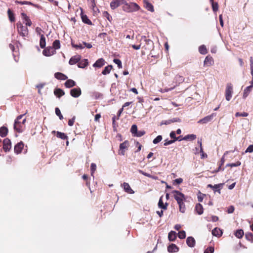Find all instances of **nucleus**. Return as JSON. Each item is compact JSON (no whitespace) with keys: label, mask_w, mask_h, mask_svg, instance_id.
<instances>
[{"label":"nucleus","mask_w":253,"mask_h":253,"mask_svg":"<svg viewBox=\"0 0 253 253\" xmlns=\"http://www.w3.org/2000/svg\"><path fill=\"white\" fill-rule=\"evenodd\" d=\"M171 193L173 195L174 199L177 202L180 212L184 213L186 211V206L184 203L186 200L185 196L184 194L178 190H173Z\"/></svg>","instance_id":"1"},{"label":"nucleus","mask_w":253,"mask_h":253,"mask_svg":"<svg viewBox=\"0 0 253 253\" xmlns=\"http://www.w3.org/2000/svg\"><path fill=\"white\" fill-rule=\"evenodd\" d=\"M25 114L20 115L18 116L15 120L14 124V130L18 132H22L25 127V123L26 122V119L24 118L22 121L20 120L23 117Z\"/></svg>","instance_id":"2"},{"label":"nucleus","mask_w":253,"mask_h":253,"mask_svg":"<svg viewBox=\"0 0 253 253\" xmlns=\"http://www.w3.org/2000/svg\"><path fill=\"white\" fill-rule=\"evenodd\" d=\"M141 40H143L145 43L141 45L143 49L142 50V54H145V53L151 50L154 47V43L150 39H147L146 37L143 36L141 37Z\"/></svg>","instance_id":"3"},{"label":"nucleus","mask_w":253,"mask_h":253,"mask_svg":"<svg viewBox=\"0 0 253 253\" xmlns=\"http://www.w3.org/2000/svg\"><path fill=\"white\" fill-rule=\"evenodd\" d=\"M123 10L126 12H133L138 11L140 9L139 6L136 3L130 2L127 3L125 0V2L122 6Z\"/></svg>","instance_id":"4"},{"label":"nucleus","mask_w":253,"mask_h":253,"mask_svg":"<svg viewBox=\"0 0 253 253\" xmlns=\"http://www.w3.org/2000/svg\"><path fill=\"white\" fill-rule=\"evenodd\" d=\"M16 28L18 34L21 36L25 38L28 36L29 30L27 26H23L21 22L19 21L16 23Z\"/></svg>","instance_id":"5"},{"label":"nucleus","mask_w":253,"mask_h":253,"mask_svg":"<svg viewBox=\"0 0 253 253\" xmlns=\"http://www.w3.org/2000/svg\"><path fill=\"white\" fill-rule=\"evenodd\" d=\"M233 93V87L231 83H228L226 86L225 96L227 101H230Z\"/></svg>","instance_id":"6"},{"label":"nucleus","mask_w":253,"mask_h":253,"mask_svg":"<svg viewBox=\"0 0 253 253\" xmlns=\"http://www.w3.org/2000/svg\"><path fill=\"white\" fill-rule=\"evenodd\" d=\"M129 147V142L127 140L125 141L120 145L119 154L124 156L125 154V152L128 149Z\"/></svg>","instance_id":"7"},{"label":"nucleus","mask_w":253,"mask_h":253,"mask_svg":"<svg viewBox=\"0 0 253 253\" xmlns=\"http://www.w3.org/2000/svg\"><path fill=\"white\" fill-rule=\"evenodd\" d=\"M11 148V142L9 139L6 138L3 140V149L4 152H7L10 150Z\"/></svg>","instance_id":"8"},{"label":"nucleus","mask_w":253,"mask_h":253,"mask_svg":"<svg viewBox=\"0 0 253 253\" xmlns=\"http://www.w3.org/2000/svg\"><path fill=\"white\" fill-rule=\"evenodd\" d=\"M125 0H113L110 3V7L112 9H115L121 5H124Z\"/></svg>","instance_id":"9"},{"label":"nucleus","mask_w":253,"mask_h":253,"mask_svg":"<svg viewBox=\"0 0 253 253\" xmlns=\"http://www.w3.org/2000/svg\"><path fill=\"white\" fill-rule=\"evenodd\" d=\"M42 53L44 56H50L55 54L56 50L52 46H48L43 50Z\"/></svg>","instance_id":"10"},{"label":"nucleus","mask_w":253,"mask_h":253,"mask_svg":"<svg viewBox=\"0 0 253 253\" xmlns=\"http://www.w3.org/2000/svg\"><path fill=\"white\" fill-rule=\"evenodd\" d=\"M24 146V144L22 141H20L17 143L14 148V153L16 154H19L22 152Z\"/></svg>","instance_id":"11"},{"label":"nucleus","mask_w":253,"mask_h":253,"mask_svg":"<svg viewBox=\"0 0 253 253\" xmlns=\"http://www.w3.org/2000/svg\"><path fill=\"white\" fill-rule=\"evenodd\" d=\"M70 93L72 97L77 98L81 95L82 91L80 87L74 88L70 90Z\"/></svg>","instance_id":"12"},{"label":"nucleus","mask_w":253,"mask_h":253,"mask_svg":"<svg viewBox=\"0 0 253 253\" xmlns=\"http://www.w3.org/2000/svg\"><path fill=\"white\" fill-rule=\"evenodd\" d=\"M21 17L24 20V22L25 23L26 26H31L32 24V22L30 18L27 15V14L24 12L21 13Z\"/></svg>","instance_id":"13"},{"label":"nucleus","mask_w":253,"mask_h":253,"mask_svg":"<svg viewBox=\"0 0 253 253\" xmlns=\"http://www.w3.org/2000/svg\"><path fill=\"white\" fill-rule=\"evenodd\" d=\"M81 59V56L80 55H76L72 56L69 60V63L70 65H74L78 63Z\"/></svg>","instance_id":"14"},{"label":"nucleus","mask_w":253,"mask_h":253,"mask_svg":"<svg viewBox=\"0 0 253 253\" xmlns=\"http://www.w3.org/2000/svg\"><path fill=\"white\" fill-rule=\"evenodd\" d=\"M122 187H123L125 192L129 194H133L134 191L131 188L129 184L126 182H124L123 184H122Z\"/></svg>","instance_id":"15"},{"label":"nucleus","mask_w":253,"mask_h":253,"mask_svg":"<svg viewBox=\"0 0 253 253\" xmlns=\"http://www.w3.org/2000/svg\"><path fill=\"white\" fill-rule=\"evenodd\" d=\"M214 114L211 115L207 116L204 118L200 120L198 123L199 124H206L209 122H210L212 119L213 117Z\"/></svg>","instance_id":"16"},{"label":"nucleus","mask_w":253,"mask_h":253,"mask_svg":"<svg viewBox=\"0 0 253 253\" xmlns=\"http://www.w3.org/2000/svg\"><path fill=\"white\" fill-rule=\"evenodd\" d=\"M179 251V248L174 244H171L168 247V251L170 253H176Z\"/></svg>","instance_id":"17"},{"label":"nucleus","mask_w":253,"mask_h":253,"mask_svg":"<svg viewBox=\"0 0 253 253\" xmlns=\"http://www.w3.org/2000/svg\"><path fill=\"white\" fill-rule=\"evenodd\" d=\"M105 61L104 59L100 58L98 59L93 65L94 67L101 68L104 65Z\"/></svg>","instance_id":"18"},{"label":"nucleus","mask_w":253,"mask_h":253,"mask_svg":"<svg viewBox=\"0 0 253 253\" xmlns=\"http://www.w3.org/2000/svg\"><path fill=\"white\" fill-rule=\"evenodd\" d=\"M204 66H210L213 63V59L212 57L207 56L204 60Z\"/></svg>","instance_id":"19"},{"label":"nucleus","mask_w":253,"mask_h":253,"mask_svg":"<svg viewBox=\"0 0 253 253\" xmlns=\"http://www.w3.org/2000/svg\"><path fill=\"white\" fill-rule=\"evenodd\" d=\"M144 7L149 11L153 12L154 11L153 5L148 0H143Z\"/></svg>","instance_id":"20"},{"label":"nucleus","mask_w":253,"mask_h":253,"mask_svg":"<svg viewBox=\"0 0 253 253\" xmlns=\"http://www.w3.org/2000/svg\"><path fill=\"white\" fill-rule=\"evenodd\" d=\"M54 77L57 80H66L68 79V77L64 74L60 72H56L54 74Z\"/></svg>","instance_id":"21"},{"label":"nucleus","mask_w":253,"mask_h":253,"mask_svg":"<svg viewBox=\"0 0 253 253\" xmlns=\"http://www.w3.org/2000/svg\"><path fill=\"white\" fill-rule=\"evenodd\" d=\"M56 133V136L63 140L68 139V136L64 133L60 131L56 132L55 130L52 131V133Z\"/></svg>","instance_id":"22"},{"label":"nucleus","mask_w":253,"mask_h":253,"mask_svg":"<svg viewBox=\"0 0 253 253\" xmlns=\"http://www.w3.org/2000/svg\"><path fill=\"white\" fill-rule=\"evenodd\" d=\"M211 233L213 236L219 237L222 236V231L219 228L215 227L212 230Z\"/></svg>","instance_id":"23"},{"label":"nucleus","mask_w":253,"mask_h":253,"mask_svg":"<svg viewBox=\"0 0 253 253\" xmlns=\"http://www.w3.org/2000/svg\"><path fill=\"white\" fill-rule=\"evenodd\" d=\"M186 244L189 247H194L195 245L194 238L192 237H188L186 239Z\"/></svg>","instance_id":"24"},{"label":"nucleus","mask_w":253,"mask_h":253,"mask_svg":"<svg viewBox=\"0 0 253 253\" xmlns=\"http://www.w3.org/2000/svg\"><path fill=\"white\" fill-rule=\"evenodd\" d=\"M76 84V82L71 79L67 80L64 84L65 86L67 88L72 87L75 86Z\"/></svg>","instance_id":"25"},{"label":"nucleus","mask_w":253,"mask_h":253,"mask_svg":"<svg viewBox=\"0 0 253 253\" xmlns=\"http://www.w3.org/2000/svg\"><path fill=\"white\" fill-rule=\"evenodd\" d=\"M88 64V60L86 59H84L78 62V66L79 68H84L86 67Z\"/></svg>","instance_id":"26"},{"label":"nucleus","mask_w":253,"mask_h":253,"mask_svg":"<svg viewBox=\"0 0 253 253\" xmlns=\"http://www.w3.org/2000/svg\"><path fill=\"white\" fill-rule=\"evenodd\" d=\"M8 130L6 127L3 126L0 127V136L1 137L6 136L8 133Z\"/></svg>","instance_id":"27"},{"label":"nucleus","mask_w":253,"mask_h":253,"mask_svg":"<svg viewBox=\"0 0 253 253\" xmlns=\"http://www.w3.org/2000/svg\"><path fill=\"white\" fill-rule=\"evenodd\" d=\"M162 198H163V196L161 197L159 199V201L158 202V206L159 208L166 210L168 208V204L167 203H166L164 204L163 203V201L162 200Z\"/></svg>","instance_id":"28"},{"label":"nucleus","mask_w":253,"mask_h":253,"mask_svg":"<svg viewBox=\"0 0 253 253\" xmlns=\"http://www.w3.org/2000/svg\"><path fill=\"white\" fill-rule=\"evenodd\" d=\"M195 211L198 214H202L204 211V209L202 205L200 203L197 204L195 206Z\"/></svg>","instance_id":"29"},{"label":"nucleus","mask_w":253,"mask_h":253,"mask_svg":"<svg viewBox=\"0 0 253 253\" xmlns=\"http://www.w3.org/2000/svg\"><path fill=\"white\" fill-rule=\"evenodd\" d=\"M252 90V86H249L246 87V88L244 90L243 97L245 99L249 95L250 93Z\"/></svg>","instance_id":"30"},{"label":"nucleus","mask_w":253,"mask_h":253,"mask_svg":"<svg viewBox=\"0 0 253 253\" xmlns=\"http://www.w3.org/2000/svg\"><path fill=\"white\" fill-rule=\"evenodd\" d=\"M54 94L57 97L60 98V97H61L62 96H63L65 94V92L62 89H61L60 88H56L54 90Z\"/></svg>","instance_id":"31"},{"label":"nucleus","mask_w":253,"mask_h":253,"mask_svg":"<svg viewBox=\"0 0 253 253\" xmlns=\"http://www.w3.org/2000/svg\"><path fill=\"white\" fill-rule=\"evenodd\" d=\"M168 238L170 241H174L176 238V235L175 232L171 231L169 233Z\"/></svg>","instance_id":"32"},{"label":"nucleus","mask_w":253,"mask_h":253,"mask_svg":"<svg viewBox=\"0 0 253 253\" xmlns=\"http://www.w3.org/2000/svg\"><path fill=\"white\" fill-rule=\"evenodd\" d=\"M81 18L84 23L87 24L88 25H92V22L88 18L86 15L82 14Z\"/></svg>","instance_id":"33"},{"label":"nucleus","mask_w":253,"mask_h":253,"mask_svg":"<svg viewBox=\"0 0 253 253\" xmlns=\"http://www.w3.org/2000/svg\"><path fill=\"white\" fill-rule=\"evenodd\" d=\"M45 44H46L45 38L43 35H41L40 41V47L42 48H43L45 47Z\"/></svg>","instance_id":"34"},{"label":"nucleus","mask_w":253,"mask_h":253,"mask_svg":"<svg viewBox=\"0 0 253 253\" xmlns=\"http://www.w3.org/2000/svg\"><path fill=\"white\" fill-rule=\"evenodd\" d=\"M196 138V135L195 134H188L183 137V139H184V140H189V141L194 140Z\"/></svg>","instance_id":"35"},{"label":"nucleus","mask_w":253,"mask_h":253,"mask_svg":"<svg viewBox=\"0 0 253 253\" xmlns=\"http://www.w3.org/2000/svg\"><path fill=\"white\" fill-rule=\"evenodd\" d=\"M113 66L111 65L105 67L104 70L102 71V74L104 75L109 74Z\"/></svg>","instance_id":"36"},{"label":"nucleus","mask_w":253,"mask_h":253,"mask_svg":"<svg viewBox=\"0 0 253 253\" xmlns=\"http://www.w3.org/2000/svg\"><path fill=\"white\" fill-rule=\"evenodd\" d=\"M199 52L203 55L206 54L208 53V50L205 45H202L199 47Z\"/></svg>","instance_id":"37"},{"label":"nucleus","mask_w":253,"mask_h":253,"mask_svg":"<svg viewBox=\"0 0 253 253\" xmlns=\"http://www.w3.org/2000/svg\"><path fill=\"white\" fill-rule=\"evenodd\" d=\"M7 14L8 16V18L9 20L11 22H14L15 21V16L14 13L12 12V11L11 10V9H8L7 10Z\"/></svg>","instance_id":"38"},{"label":"nucleus","mask_w":253,"mask_h":253,"mask_svg":"<svg viewBox=\"0 0 253 253\" xmlns=\"http://www.w3.org/2000/svg\"><path fill=\"white\" fill-rule=\"evenodd\" d=\"M234 235L237 238L240 239L244 235V231L242 229H238L235 231Z\"/></svg>","instance_id":"39"},{"label":"nucleus","mask_w":253,"mask_h":253,"mask_svg":"<svg viewBox=\"0 0 253 253\" xmlns=\"http://www.w3.org/2000/svg\"><path fill=\"white\" fill-rule=\"evenodd\" d=\"M53 49L55 50L56 49H58L60 48V41L58 40H56L53 42V45L52 46Z\"/></svg>","instance_id":"40"},{"label":"nucleus","mask_w":253,"mask_h":253,"mask_svg":"<svg viewBox=\"0 0 253 253\" xmlns=\"http://www.w3.org/2000/svg\"><path fill=\"white\" fill-rule=\"evenodd\" d=\"M210 2L211 4L213 11L216 12L218 10V3L216 2H214L213 0H212V1H210Z\"/></svg>","instance_id":"41"},{"label":"nucleus","mask_w":253,"mask_h":253,"mask_svg":"<svg viewBox=\"0 0 253 253\" xmlns=\"http://www.w3.org/2000/svg\"><path fill=\"white\" fill-rule=\"evenodd\" d=\"M138 171L139 173L147 176V177H148L149 178H151L152 179H157V177L156 176H153L152 175H151L150 174H149L148 173H146L145 172H144L143 170H141V169H138Z\"/></svg>","instance_id":"42"},{"label":"nucleus","mask_w":253,"mask_h":253,"mask_svg":"<svg viewBox=\"0 0 253 253\" xmlns=\"http://www.w3.org/2000/svg\"><path fill=\"white\" fill-rule=\"evenodd\" d=\"M222 186V184H215L213 186L212 190L214 192H218L219 194L220 193V188Z\"/></svg>","instance_id":"43"},{"label":"nucleus","mask_w":253,"mask_h":253,"mask_svg":"<svg viewBox=\"0 0 253 253\" xmlns=\"http://www.w3.org/2000/svg\"><path fill=\"white\" fill-rule=\"evenodd\" d=\"M104 17L106 18L109 21L111 22L112 17L107 11H104L102 13Z\"/></svg>","instance_id":"44"},{"label":"nucleus","mask_w":253,"mask_h":253,"mask_svg":"<svg viewBox=\"0 0 253 253\" xmlns=\"http://www.w3.org/2000/svg\"><path fill=\"white\" fill-rule=\"evenodd\" d=\"M15 3H17V4H21V5H23V4H27V5H33V4L30 2V1H19V0H16L15 1Z\"/></svg>","instance_id":"45"},{"label":"nucleus","mask_w":253,"mask_h":253,"mask_svg":"<svg viewBox=\"0 0 253 253\" xmlns=\"http://www.w3.org/2000/svg\"><path fill=\"white\" fill-rule=\"evenodd\" d=\"M224 158H222L221 159V161H220V163L219 164V167H218L217 169L215 170V172H217L220 170L223 171L224 170V169H221V166L224 164Z\"/></svg>","instance_id":"46"},{"label":"nucleus","mask_w":253,"mask_h":253,"mask_svg":"<svg viewBox=\"0 0 253 253\" xmlns=\"http://www.w3.org/2000/svg\"><path fill=\"white\" fill-rule=\"evenodd\" d=\"M130 131L134 136L135 135L137 132V127L136 125H133L131 126Z\"/></svg>","instance_id":"47"},{"label":"nucleus","mask_w":253,"mask_h":253,"mask_svg":"<svg viewBox=\"0 0 253 253\" xmlns=\"http://www.w3.org/2000/svg\"><path fill=\"white\" fill-rule=\"evenodd\" d=\"M84 180L86 181V185L89 187L90 186V181L88 179V176L87 174H84L82 176Z\"/></svg>","instance_id":"48"},{"label":"nucleus","mask_w":253,"mask_h":253,"mask_svg":"<svg viewBox=\"0 0 253 253\" xmlns=\"http://www.w3.org/2000/svg\"><path fill=\"white\" fill-rule=\"evenodd\" d=\"M198 143L199 144L200 146V153H202V158L207 157V155L206 154H204V151L202 148V142L201 141H198Z\"/></svg>","instance_id":"49"},{"label":"nucleus","mask_w":253,"mask_h":253,"mask_svg":"<svg viewBox=\"0 0 253 253\" xmlns=\"http://www.w3.org/2000/svg\"><path fill=\"white\" fill-rule=\"evenodd\" d=\"M178 237L180 239H184L186 237V233L184 231L182 230L178 232Z\"/></svg>","instance_id":"50"},{"label":"nucleus","mask_w":253,"mask_h":253,"mask_svg":"<svg viewBox=\"0 0 253 253\" xmlns=\"http://www.w3.org/2000/svg\"><path fill=\"white\" fill-rule=\"evenodd\" d=\"M55 111L56 115L59 117V118L60 120H62L63 119V117L62 115L61 114L60 109L57 107L55 108Z\"/></svg>","instance_id":"51"},{"label":"nucleus","mask_w":253,"mask_h":253,"mask_svg":"<svg viewBox=\"0 0 253 253\" xmlns=\"http://www.w3.org/2000/svg\"><path fill=\"white\" fill-rule=\"evenodd\" d=\"M169 136L171 138L173 139L172 140H174V142L176 141V139H180L179 137H177L175 135V132L173 131H172L170 134Z\"/></svg>","instance_id":"52"},{"label":"nucleus","mask_w":253,"mask_h":253,"mask_svg":"<svg viewBox=\"0 0 253 253\" xmlns=\"http://www.w3.org/2000/svg\"><path fill=\"white\" fill-rule=\"evenodd\" d=\"M162 136L161 135L157 136L153 141L154 144H157L162 140Z\"/></svg>","instance_id":"53"},{"label":"nucleus","mask_w":253,"mask_h":253,"mask_svg":"<svg viewBox=\"0 0 253 253\" xmlns=\"http://www.w3.org/2000/svg\"><path fill=\"white\" fill-rule=\"evenodd\" d=\"M114 62L118 65L119 69L122 68V64L121 61L119 59H114L113 60Z\"/></svg>","instance_id":"54"},{"label":"nucleus","mask_w":253,"mask_h":253,"mask_svg":"<svg viewBox=\"0 0 253 253\" xmlns=\"http://www.w3.org/2000/svg\"><path fill=\"white\" fill-rule=\"evenodd\" d=\"M249 115V114L246 112H243V113H240V112H237L235 114V116L236 117H247Z\"/></svg>","instance_id":"55"},{"label":"nucleus","mask_w":253,"mask_h":253,"mask_svg":"<svg viewBox=\"0 0 253 253\" xmlns=\"http://www.w3.org/2000/svg\"><path fill=\"white\" fill-rule=\"evenodd\" d=\"M214 249L213 247H209L207 248L204 253H213Z\"/></svg>","instance_id":"56"},{"label":"nucleus","mask_w":253,"mask_h":253,"mask_svg":"<svg viewBox=\"0 0 253 253\" xmlns=\"http://www.w3.org/2000/svg\"><path fill=\"white\" fill-rule=\"evenodd\" d=\"M91 174L93 175V173L96 169V165L94 163H91L90 166Z\"/></svg>","instance_id":"57"},{"label":"nucleus","mask_w":253,"mask_h":253,"mask_svg":"<svg viewBox=\"0 0 253 253\" xmlns=\"http://www.w3.org/2000/svg\"><path fill=\"white\" fill-rule=\"evenodd\" d=\"M246 239L251 241H253V234L252 233H248L246 234Z\"/></svg>","instance_id":"58"},{"label":"nucleus","mask_w":253,"mask_h":253,"mask_svg":"<svg viewBox=\"0 0 253 253\" xmlns=\"http://www.w3.org/2000/svg\"><path fill=\"white\" fill-rule=\"evenodd\" d=\"M72 46L73 47H75L77 49H78V48L83 49L84 48V46L83 45V44H82V43H79V44H76L72 42Z\"/></svg>","instance_id":"59"},{"label":"nucleus","mask_w":253,"mask_h":253,"mask_svg":"<svg viewBox=\"0 0 253 253\" xmlns=\"http://www.w3.org/2000/svg\"><path fill=\"white\" fill-rule=\"evenodd\" d=\"M145 134V131L144 130H140L137 131V133L134 135L135 136L137 137H141L143 135H144Z\"/></svg>","instance_id":"60"},{"label":"nucleus","mask_w":253,"mask_h":253,"mask_svg":"<svg viewBox=\"0 0 253 253\" xmlns=\"http://www.w3.org/2000/svg\"><path fill=\"white\" fill-rule=\"evenodd\" d=\"M234 207L233 206H230L228 208L227 211L228 213H232L234 212Z\"/></svg>","instance_id":"61"},{"label":"nucleus","mask_w":253,"mask_h":253,"mask_svg":"<svg viewBox=\"0 0 253 253\" xmlns=\"http://www.w3.org/2000/svg\"><path fill=\"white\" fill-rule=\"evenodd\" d=\"M205 196V194L200 193L199 195H198V201L200 202H202Z\"/></svg>","instance_id":"62"},{"label":"nucleus","mask_w":253,"mask_h":253,"mask_svg":"<svg viewBox=\"0 0 253 253\" xmlns=\"http://www.w3.org/2000/svg\"><path fill=\"white\" fill-rule=\"evenodd\" d=\"M246 153H247V152H249V153L253 152V145H249V146L246 149Z\"/></svg>","instance_id":"63"},{"label":"nucleus","mask_w":253,"mask_h":253,"mask_svg":"<svg viewBox=\"0 0 253 253\" xmlns=\"http://www.w3.org/2000/svg\"><path fill=\"white\" fill-rule=\"evenodd\" d=\"M183 182V179L181 178H179L177 179H176L174 180L173 183H176L177 184H180Z\"/></svg>","instance_id":"64"}]
</instances>
